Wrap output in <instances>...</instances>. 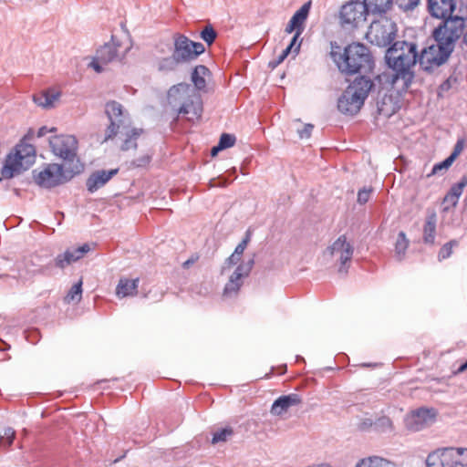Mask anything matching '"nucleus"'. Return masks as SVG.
<instances>
[{"instance_id": "nucleus-1", "label": "nucleus", "mask_w": 467, "mask_h": 467, "mask_svg": "<svg viewBox=\"0 0 467 467\" xmlns=\"http://www.w3.org/2000/svg\"><path fill=\"white\" fill-rule=\"evenodd\" d=\"M439 56L438 43L419 53L417 45L413 42H394L385 54L386 64L393 71L392 85L400 88L401 91H407L415 78L414 67L417 62L425 71H430L433 67L442 65L436 60Z\"/></svg>"}, {"instance_id": "nucleus-2", "label": "nucleus", "mask_w": 467, "mask_h": 467, "mask_svg": "<svg viewBox=\"0 0 467 467\" xmlns=\"http://www.w3.org/2000/svg\"><path fill=\"white\" fill-rule=\"evenodd\" d=\"M456 3L454 0H428V11L433 17L442 19L434 28L432 37L438 43L440 56L436 60L438 64H444L455 48L456 42L464 32L463 16H454Z\"/></svg>"}, {"instance_id": "nucleus-3", "label": "nucleus", "mask_w": 467, "mask_h": 467, "mask_svg": "<svg viewBox=\"0 0 467 467\" xmlns=\"http://www.w3.org/2000/svg\"><path fill=\"white\" fill-rule=\"evenodd\" d=\"M331 47L330 57L342 75L369 74L373 71L374 57L366 45L353 42L345 47L342 52L338 46L336 47L339 51H336L333 43Z\"/></svg>"}, {"instance_id": "nucleus-4", "label": "nucleus", "mask_w": 467, "mask_h": 467, "mask_svg": "<svg viewBox=\"0 0 467 467\" xmlns=\"http://www.w3.org/2000/svg\"><path fill=\"white\" fill-rule=\"evenodd\" d=\"M105 113L109 119V124L105 130L104 140H112L118 134H124L126 139L120 149L122 150L136 149V140L143 133V130L131 128L130 116L129 112L124 109L123 106L116 100L109 101L105 105Z\"/></svg>"}, {"instance_id": "nucleus-5", "label": "nucleus", "mask_w": 467, "mask_h": 467, "mask_svg": "<svg viewBox=\"0 0 467 467\" xmlns=\"http://www.w3.org/2000/svg\"><path fill=\"white\" fill-rule=\"evenodd\" d=\"M168 101L176 108L178 114L187 115L190 121L199 120L202 117V97L190 84L173 85L168 91Z\"/></svg>"}, {"instance_id": "nucleus-6", "label": "nucleus", "mask_w": 467, "mask_h": 467, "mask_svg": "<svg viewBox=\"0 0 467 467\" xmlns=\"http://www.w3.org/2000/svg\"><path fill=\"white\" fill-rule=\"evenodd\" d=\"M83 167L79 165L68 168L64 164H47L43 170L33 171L36 184L43 188L50 189L70 181L75 175L82 172Z\"/></svg>"}, {"instance_id": "nucleus-7", "label": "nucleus", "mask_w": 467, "mask_h": 467, "mask_svg": "<svg viewBox=\"0 0 467 467\" xmlns=\"http://www.w3.org/2000/svg\"><path fill=\"white\" fill-rule=\"evenodd\" d=\"M36 161V149L32 144L21 140L15 149V153H9L1 169L4 178L11 179L15 174L27 170Z\"/></svg>"}, {"instance_id": "nucleus-8", "label": "nucleus", "mask_w": 467, "mask_h": 467, "mask_svg": "<svg viewBox=\"0 0 467 467\" xmlns=\"http://www.w3.org/2000/svg\"><path fill=\"white\" fill-rule=\"evenodd\" d=\"M426 464L428 467H467V448L437 449L428 455Z\"/></svg>"}, {"instance_id": "nucleus-9", "label": "nucleus", "mask_w": 467, "mask_h": 467, "mask_svg": "<svg viewBox=\"0 0 467 467\" xmlns=\"http://www.w3.org/2000/svg\"><path fill=\"white\" fill-rule=\"evenodd\" d=\"M49 145L52 152L63 160L64 165L68 168H74L77 165L83 167L77 156L78 140L72 135H58L51 137Z\"/></svg>"}, {"instance_id": "nucleus-10", "label": "nucleus", "mask_w": 467, "mask_h": 467, "mask_svg": "<svg viewBox=\"0 0 467 467\" xmlns=\"http://www.w3.org/2000/svg\"><path fill=\"white\" fill-rule=\"evenodd\" d=\"M397 32L396 23L389 18L383 17L371 23L367 37L372 44L379 47H387L394 43Z\"/></svg>"}, {"instance_id": "nucleus-11", "label": "nucleus", "mask_w": 467, "mask_h": 467, "mask_svg": "<svg viewBox=\"0 0 467 467\" xmlns=\"http://www.w3.org/2000/svg\"><path fill=\"white\" fill-rule=\"evenodd\" d=\"M205 47L200 42H194L184 35H175L174 49L172 54L182 62L186 63L194 60L204 53Z\"/></svg>"}, {"instance_id": "nucleus-12", "label": "nucleus", "mask_w": 467, "mask_h": 467, "mask_svg": "<svg viewBox=\"0 0 467 467\" xmlns=\"http://www.w3.org/2000/svg\"><path fill=\"white\" fill-rule=\"evenodd\" d=\"M354 253V247L345 235H340L324 253L325 255L336 257L339 262L338 273L347 274Z\"/></svg>"}, {"instance_id": "nucleus-13", "label": "nucleus", "mask_w": 467, "mask_h": 467, "mask_svg": "<svg viewBox=\"0 0 467 467\" xmlns=\"http://www.w3.org/2000/svg\"><path fill=\"white\" fill-rule=\"evenodd\" d=\"M254 265V254L251 259L237 265L234 273L230 275L228 282L225 284L223 295L225 297H235L242 285L244 279L247 277Z\"/></svg>"}, {"instance_id": "nucleus-14", "label": "nucleus", "mask_w": 467, "mask_h": 467, "mask_svg": "<svg viewBox=\"0 0 467 467\" xmlns=\"http://www.w3.org/2000/svg\"><path fill=\"white\" fill-rule=\"evenodd\" d=\"M368 15L363 1H350L342 5L339 17L342 25H349L353 27L359 26L366 21Z\"/></svg>"}, {"instance_id": "nucleus-15", "label": "nucleus", "mask_w": 467, "mask_h": 467, "mask_svg": "<svg viewBox=\"0 0 467 467\" xmlns=\"http://www.w3.org/2000/svg\"><path fill=\"white\" fill-rule=\"evenodd\" d=\"M120 48L121 46L119 42L117 41L114 36H111V41L109 43H105L100 47L97 50L96 56L98 57L99 61H102V63L106 65L116 61L122 62L126 54L130 50V47L123 49Z\"/></svg>"}, {"instance_id": "nucleus-16", "label": "nucleus", "mask_w": 467, "mask_h": 467, "mask_svg": "<svg viewBox=\"0 0 467 467\" xmlns=\"http://www.w3.org/2000/svg\"><path fill=\"white\" fill-rule=\"evenodd\" d=\"M435 415L432 409L420 408L415 410L406 416V428L411 431H419L433 422Z\"/></svg>"}, {"instance_id": "nucleus-17", "label": "nucleus", "mask_w": 467, "mask_h": 467, "mask_svg": "<svg viewBox=\"0 0 467 467\" xmlns=\"http://www.w3.org/2000/svg\"><path fill=\"white\" fill-rule=\"evenodd\" d=\"M355 79L348 86L346 89L354 95H358L363 100H366L368 94L376 88L374 80L368 74H358Z\"/></svg>"}, {"instance_id": "nucleus-18", "label": "nucleus", "mask_w": 467, "mask_h": 467, "mask_svg": "<svg viewBox=\"0 0 467 467\" xmlns=\"http://www.w3.org/2000/svg\"><path fill=\"white\" fill-rule=\"evenodd\" d=\"M364 102L365 100L359 98L358 95H354L348 89H345L338 99L337 109L344 114L354 115L359 111Z\"/></svg>"}, {"instance_id": "nucleus-19", "label": "nucleus", "mask_w": 467, "mask_h": 467, "mask_svg": "<svg viewBox=\"0 0 467 467\" xmlns=\"http://www.w3.org/2000/svg\"><path fill=\"white\" fill-rule=\"evenodd\" d=\"M119 169H111L109 171L99 170L92 172L87 179L86 186L90 193H94L103 187L113 176L117 175Z\"/></svg>"}, {"instance_id": "nucleus-20", "label": "nucleus", "mask_w": 467, "mask_h": 467, "mask_svg": "<svg viewBox=\"0 0 467 467\" xmlns=\"http://www.w3.org/2000/svg\"><path fill=\"white\" fill-rule=\"evenodd\" d=\"M302 403V398L297 393H290L277 398L272 404L270 412L274 416H281L287 412V410L294 406Z\"/></svg>"}, {"instance_id": "nucleus-21", "label": "nucleus", "mask_w": 467, "mask_h": 467, "mask_svg": "<svg viewBox=\"0 0 467 467\" xmlns=\"http://www.w3.org/2000/svg\"><path fill=\"white\" fill-rule=\"evenodd\" d=\"M311 7V1L305 3L291 17L286 27L285 33L291 34L297 29L303 28V24L306 20Z\"/></svg>"}, {"instance_id": "nucleus-22", "label": "nucleus", "mask_w": 467, "mask_h": 467, "mask_svg": "<svg viewBox=\"0 0 467 467\" xmlns=\"http://www.w3.org/2000/svg\"><path fill=\"white\" fill-rule=\"evenodd\" d=\"M61 93L54 89H46L33 96V101L39 107L48 109L55 106V102L58 100Z\"/></svg>"}, {"instance_id": "nucleus-23", "label": "nucleus", "mask_w": 467, "mask_h": 467, "mask_svg": "<svg viewBox=\"0 0 467 467\" xmlns=\"http://www.w3.org/2000/svg\"><path fill=\"white\" fill-rule=\"evenodd\" d=\"M437 213L434 210L428 211L423 226V242L427 244H433L436 234Z\"/></svg>"}, {"instance_id": "nucleus-24", "label": "nucleus", "mask_w": 467, "mask_h": 467, "mask_svg": "<svg viewBox=\"0 0 467 467\" xmlns=\"http://www.w3.org/2000/svg\"><path fill=\"white\" fill-rule=\"evenodd\" d=\"M139 278L135 279H128V278H121L119 281V284L116 288V294L119 297H126V296H132L137 294V289L139 285Z\"/></svg>"}, {"instance_id": "nucleus-25", "label": "nucleus", "mask_w": 467, "mask_h": 467, "mask_svg": "<svg viewBox=\"0 0 467 467\" xmlns=\"http://www.w3.org/2000/svg\"><path fill=\"white\" fill-rule=\"evenodd\" d=\"M363 3L368 14L381 15L391 7L393 0H363Z\"/></svg>"}, {"instance_id": "nucleus-26", "label": "nucleus", "mask_w": 467, "mask_h": 467, "mask_svg": "<svg viewBox=\"0 0 467 467\" xmlns=\"http://www.w3.org/2000/svg\"><path fill=\"white\" fill-rule=\"evenodd\" d=\"M210 73L207 67L203 65L196 66L192 72V81L194 85V89L204 90L206 88L205 77Z\"/></svg>"}, {"instance_id": "nucleus-27", "label": "nucleus", "mask_w": 467, "mask_h": 467, "mask_svg": "<svg viewBox=\"0 0 467 467\" xmlns=\"http://www.w3.org/2000/svg\"><path fill=\"white\" fill-rule=\"evenodd\" d=\"M78 260H79V257L76 254L75 248L67 249L63 254H57V256L55 258V265L60 269H64Z\"/></svg>"}, {"instance_id": "nucleus-28", "label": "nucleus", "mask_w": 467, "mask_h": 467, "mask_svg": "<svg viewBox=\"0 0 467 467\" xmlns=\"http://www.w3.org/2000/svg\"><path fill=\"white\" fill-rule=\"evenodd\" d=\"M355 467H395L389 461L378 456L360 460Z\"/></svg>"}, {"instance_id": "nucleus-29", "label": "nucleus", "mask_w": 467, "mask_h": 467, "mask_svg": "<svg viewBox=\"0 0 467 467\" xmlns=\"http://www.w3.org/2000/svg\"><path fill=\"white\" fill-rule=\"evenodd\" d=\"M374 431L379 433L391 432L393 431L392 420L387 416L378 417L374 420Z\"/></svg>"}, {"instance_id": "nucleus-30", "label": "nucleus", "mask_w": 467, "mask_h": 467, "mask_svg": "<svg viewBox=\"0 0 467 467\" xmlns=\"http://www.w3.org/2000/svg\"><path fill=\"white\" fill-rule=\"evenodd\" d=\"M180 64H182L173 54L171 57H163L158 64L160 71H174Z\"/></svg>"}, {"instance_id": "nucleus-31", "label": "nucleus", "mask_w": 467, "mask_h": 467, "mask_svg": "<svg viewBox=\"0 0 467 467\" xmlns=\"http://www.w3.org/2000/svg\"><path fill=\"white\" fill-rule=\"evenodd\" d=\"M409 246V240L404 232H400L395 243V253L399 260H402Z\"/></svg>"}, {"instance_id": "nucleus-32", "label": "nucleus", "mask_w": 467, "mask_h": 467, "mask_svg": "<svg viewBox=\"0 0 467 467\" xmlns=\"http://www.w3.org/2000/svg\"><path fill=\"white\" fill-rule=\"evenodd\" d=\"M234 435V430L231 427L218 429L213 432L212 443L216 444L228 441Z\"/></svg>"}, {"instance_id": "nucleus-33", "label": "nucleus", "mask_w": 467, "mask_h": 467, "mask_svg": "<svg viewBox=\"0 0 467 467\" xmlns=\"http://www.w3.org/2000/svg\"><path fill=\"white\" fill-rule=\"evenodd\" d=\"M200 37L208 45L213 44L217 37V32L211 24L206 25L200 32Z\"/></svg>"}, {"instance_id": "nucleus-34", "label": "nucleus", "mask_w": 467, "mask_h": 467, "mask_svg": "<svg viewBox=\"0 0 467 467\" xmlns=\"http://www.w3.org/2000/svg\"><path fill=\"white\" fill-rule=\"evenodd\" d=\"M82 296V281L79 280L77 284H75L70 290L68 291L67 295L65 297V300L67 303H70L72 301L79 302Z\"/></svg>"}, {"instance_id": "nucleus-35", "label": "nucleus", "mask_w": 467, "mask_h": 467, "mask_svg": "<svg viewBox=\"0 0 467 467\" xmlns=\"http://www.w3.org/2000/svg\"><path fill=\"white\" fill-rule=\"evenodd\" d=\"M453 161H454V160H452L450 156L447 157L444 161L434 164L431 173H429L427 176L431 177L435 174L443 173L445 171H447L451 166Z\"/></svg>"}, {"instance_id": "nucleus-36", "label": "nucleus", "mask_w": 467, "mask_h": 467, "mask_svg": "<svg viewBox=\"0 0 467 467\" xmlns=\"http://www.w3.org/2000/svg\"><path fill=\"white\" fill-rule=\"evenodd\" d=\"M16 436V431L13 428L7 427L4 429L3 433L0 435V443L3 446H10Z\"/></svg>"}, {"instance_id": "nucleus-37", "label": "nucleus", "mask_w": 467, "mask_h": 467, "mask_svg": "<svg viewBox=\"0 0 467 467\" xmlns=\"http://www.w3.org/2000/svg\"><path fill=\"white\" fill-rule=\"evenodd\" d=\"M467 186V175H464L461 178V180L454 183L451 189L449 190V192L454 195L455 197L460 198L462 194L463 189Z\"/></svg>"}, {"instance_id": "nucleus-38", "label": "nucleus", "mask_w": 467, "mask_h": 467, "mask_svg": "<svg viewBox=\"0 0 467 467\" xmlns=\"http://www.w3.org/2000/svg\"><path fill=\"white\" fill-rule=\"evenodd\" d=\"M458 242L456 240H451L448 243H446L440 250L438 258L440 261L447 259L451 256L452 253V247L457 245Z\"/></svg>"}, {"instance_id": "nucleus-39", "label": "nucleus", "mask_w": 467, "mask_h": 467, "mask_svg": "<svg viewBox=\"0 0 467 467\" xmlns=\"http://www.w3.org/2000/svg\"><path fill=\"white\" fill-rule=\"evenodd\" d=\"M236 138L234 135L230 133H223L219 140V148H222L223 150L228 149L230 147H233L235 143Z\"/></svg>"}, {"instance_id": "nucleus-40", "label": "nucleus", "mask_w": 467, "mask_h": 467, "mask_svg": "<svg viewBox=\"0 0 467 467\" xmlns=\"http://www.w3.org/2000/svg\"><path fill=\"white\" fill-rule=\"evenodd\" d=\"M420 2V0H395L397 6L403 11L413 10Z\"/></svg>"}, {"instance_id": "nucleus-41", "label": "nucleus", "mask_w": 467, "mask_h": 467, "mask_svg": "<svg viewBox=\"0 0 467 467\" xmlns=\"http://www.w3.org/2000/svg\"><path fill=\"white\" fill-rule=\"evenodd\" d=\"M374 420L371 418H363L358 423V429L361 431H374Z\"/></svg>"}, {"instance_id": "nucleus-42", "label": "nucleus", "mask_w": 467, "mask_h": 467, "mask_svg": "<svg viewBox=\"0 0 467 467\" xmlns=\"http://www.w3.org/2000/svg\"><path fill=\"white\" fill-rule=\"evenodd\" d=\"M372 191V188L360 189L358 192V202L359 204H365L369 200Z\"/></svg>"}, {"instance_id": "nucleus-43", "label": "nucleus", "mask_w": 467, "mask_h": 467, "mask_svg": "<svg viewBox=\"0 0 467 467\" xmlns=\"http://www.w3.org/2000/svg\"><path fill=\"white\" fill-rule=\"evenodd\" d=\"M290 47H286L282 51V53L277 57L276 59L269 62V67L272 68L276 67L279 64H281L286 57L291 53Z\"/></svg>"}, {"instance_id": "nucleus-44", "label": "nucleus", "mask_w": 467, "mask_h": 467, "mask_svg": "<svg viewBox=\"0 0 467 467\" xmlns=\"http://www.w3.org/2000/svg\"><path fill=\"white\" fill-rule=\"evenodd\" d=\"M464 143H465L464 139H458V140L456 141V143L454 145L453 150L450 155V157L452 160L455 161L456 158L462 153L463 147H464Z\"/></svg>"}, {"instance_id": "nucleus-45", "label": "nucleus", "mask_w": 467, "mask_h": 467, "mask_svg": "<svg viewBox=\"0 0 467 467\" xmlns=\"http://www.w3.org/2000/svg\"><path fill=\"white\" fill-rule=\"evenodd\" d=\"M150 157L149 155H143L140 158L133 160L131 162V165L133 167H137V168L145 167L146 165H148L150 163Z\"/></svg>"}, {"instance_id": "nucleus-46", "label": "nucleus", "mask_w": 467, "mask_h": 467, "mask_svg": "<svg viewBox=\"0 0 467 467\" xmlns=\"http://www.w3.org/2000/svg\"><path fill=\"white\" fill-rule=\"evenodd\" d=\"M314 126L312 124H306L305 127L298 130V136L300 139H308L311 136Z\"/></svg>"}, {"instance_id": "nucleus-47", "label": "nucleus", "mask_w": 467, "mask_h": 467, "mask_svg": "<svg viewBox=\"0 0 467 467\" xmlns=\"http://www.w3.org/2000/svg\"><path fill=\"white\" fill-rule=\"evenodd\" d=\"M105 64L102 63V61H99L98 57L95 56L90 62L89 66L98 73H100L104 70L103 66Z\"/></svg>"}, {"instance_id": "nucleus-48", "label": "nucleus", "mask_w": 467, "mask_h": 467, "mask_svg": "<svg viewBox=\"0 0 467 467\" xmlns=\"http://www.w3.org/2000/svg\"><path fill=\"white\" fill-rule=\"evenodd\" d=\"M241 260L240 255H236L235 253H233L225 261V264L229 266L237 265Z\"/></svg>"}, {"instance_id": "nucleus-49", "label": "nucleus", "mask_w": 467, "mask_h": 467, "mask_svg": "<svg viewBox=\"0 0 467 467\" xmlns=\"http://www.w3.org/2000/svg\"><path fill=\"white\" fill-rule=\"evenodd\" d=\"M75 250H76V254L78 255V257L80 259L84 256L85 254H87L90 250V247L88 244H84L83 245H81L78 248H75Z\"/></svg>"}, {"instance_id": "nucleus-50", "label": "nucleus", "mask_w": 467, "mask_h": 467, "mask_svg": "<svg viewBox=\"0 0 467 467\" xmlns=\"http://www.w3.org/2000/svg\"><path fill=\"white\" fill-rule=\"evenodd\" d=\"M443 201L446 202H450L451 206H456L458 204L459 198L455 197L454 195L448 192Z\"/></svg>"}, {"instance_id": "nucleus-51", "label": "nucleus", "mask_w": 467, "mask_h": 467, "mask_svg": "<svg viewBox=\"0 0 467 467\" xmlns=\"http://www.w3.org/2000/svg\"><path fill=\"white\" fill-rule=\"evenodd\" d=\"M251 237H252V233L250 230H247L245 234H244V237L243 238V240L239 243L242 246L244 247H247L248 244L250 243L251 241Z\"/></svg>"}, {"instance_id": "nucleus-52", "label": "nucleus", "mask_w": 467, "mask_h": 467, "mask_svg": "<svg viewBox=\"0 0 467 467\" xmlns=\"http://www.w3.org/2000/svg\"><path fill=\"white\" fill-rule=\"evenodd\" d=\"M302 34V29H297L294 36L292 37V40L290 44L286 47H290V50L292 51L294 46L296 44L300 35Z\"/></svg>"}, {"instance_id": "nucleus-53", "label": "nucleus", "mask_w": 467, "mask_h": 467, "mask_svg": "<svg viewBox=\"0 0 467 467\" xmlns=\"http://www.w3.org/2000/svg\"><path fill=\"white\" fill-rule=\"evenodd\" d=\"M54 130H56V129H55V128H52V129L48 130L46 126H43V127H41V128L37 130V137H39V138H40V137H43V136H45L47 132H52V131H54Z\"/></svg>"}, {"instance_id": "nucleus-54", "label": "nucleus", "mask_w": 467, "mask_h": 467, "mask_svg": "<svg viewBox=\"0 0 467 467\" xmlns=\"http://www.w3.org/2000/svg\"><path fill=\"white\" fill-rule=\"evenodd\" d=\"M198 260V256L195 255V256H192L191 258H189L188 260H186L183 264H182V267L183 268H189L192 265H193L196 261Z\"/></svg>"}, {"instance_id": "nucleus-55", "label": "nucleus", "mask_w": 467, "mask_h": 467, "mask_svg": "<svg viewBox=\"0 0 467 467\" xmlns=\"http://www.w3.org/2000/svg\"><path fill=\"white\" fill-rule=\"evenodd\" d=\"M245 249H246L245 247H244L240 244H238L237 246L235 247L234 253H235L236 255H240L242 257Z\"/></svg>"}, {"instance_id": "nucleus-56", "label": "nucleus", "mask_w": 467, "mask_h": 467, "mask_svg": "<svg viewBox=\"0 0 467 467\" xmlns=\"http://www.w3.org/2000/svg\"><path fill=\"white\" fill-rule=\"evenodd\" d=\"M223 149L222 148H219V144H217L216 146H214L212 150H211V155L213 157L216 156L217 153L222 150Z\"/></svg>"}, {"instance_id": "nucleus-57", "label": "nucleus", "mask_w": 467, "mask_h": 467, "mask_svg": "<svg viewBox=\"0 0 467 467\" xmlns=\"http://www.w3.org/2000/svg\"><path fill=\"white\" fill-rule=\"evenodd\" d=\"M467 369V360L462 363L457 369L456 373H462Z\"/></svg>"}, {"instance_id": "nucleus-58", "label": "nucleus", "mask_w": 467, "mask_h": 467, "mask_svg": "<svg viewBox=\"0 0 467 467\" xmlns=\"http://www.w3.org/2000/svg\"><path fill=\"white\" fill-rule=\"evenodd\" d=\"M450 88V79H447L446 81H444L441 86V89H448Z\"/></svg>"}, {"instance_id": "nucleus-59", "label": "nucleus", "mask_w": 467, "mask_h": 467, "mask_svg": "<svg viewBox=\"0 0 467 467\" xmlns=\"http://www.w3.org/2000/svg\"><path fill=\"white\" fill-rule=\"evenodd\" d=\"M300 45H301V42H299V43L296 45V47H295V49H294V52H295V54H296H296H298V52H299Z\"/></svg>"}, {"instance_id": "nucleus-60", "label": "nucleus", "mask_w": 467, "mask_h": 467, "mask_svg": "<svg viewBox=\"0 0 467 467\" xmlns=\"http://www.w3.org/2000/svg\"><path fill=\"white\" fill-rule=\"evenodd\" d=\"M362 367H375L376 364H371V363H363L361 364Z\"/></svg>"}, {"instance_id": "nucleus-61", "label": "nucleus", "mask_w": 467, "mask_h": 467, "mask_svg": "<svg viewBox=\"0 0 467 467\" xmlns=\"http://www.w3.org/2000/svg\"><path fill=\"white\" fill-rule=\"evenodd\" d=\"M462 36H463V42L465 43V45L467 46V30H466V33L465 34H462Z\"/></svg>"}, {"instance_id": "nucleus-62", "label": "nucleus", "mask_w": 467, "mask_h": 467, "mask_svg": "<svg viewBox=\"0 0 467 467\" xmlns=\"http://www.w3.org/2000/svg\"><path fill=\"white\" fill-rule=\"evenodd\" d=\"M296 360H304V358L302 357H300V356H297L296 357Z\"/></svg>"}, {"instance_id": "nucleus-63", "label": "nucleus", "mask_w": 467, "mask_h": 467, "mask_svg": "<svg viewBox=\"0 0 467 467\" xmlns=\"http://www.w3.org/2000/svg\"><path fill=\"white\" fill-rule=\"evenodd\" d=\"M375 80H379V81H380V76H377V77H375Z\"/></svg>"}, {"instance_id": "nucleus-64", "label": "nucleus", "mask_w": 467, "mask_h": 467, "mask_svg": "<svg viewBox=\"0 0 467 467\" xmlns=\"http://www.w3.org/2000/svg\"><path fill=\"white\" fill-rule=\"evenodd\" d=\"M463 18H464V20L467 19V4H466V16Z\"/></svg>"}]
</instances>
